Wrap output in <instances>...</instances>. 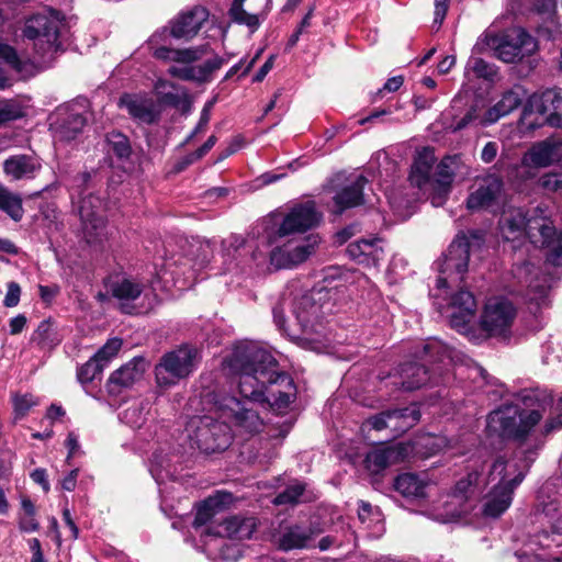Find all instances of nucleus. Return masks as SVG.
<instances>
[{
	"instance_id": "f257e3e1",
	"label": "nucleus",
	"mask_w": 562,
	"mask_h": 562,
	"mask_svg": "<svg viewBox=\"0 0 562 562\" xmlns=\"http://www.w3.org/2000/svg\"><path fill=\"white\" fill-rule=\"evenodd\" d=\"M228 375H238L239 393L244 400L235 396L213 394L216 414L229 423L232 432L251 436L263 426L256 405L269 403L278 412L286 409L295 400L296 387L291 376L279 371L272 355L252 341L236 344L222 363Z\"/></svg>"
},
{
	"instance_id": "f03ea898",
	"label": "nucleus",
	"mask_w": 562,
	"mask_h": 562,
	"mask_svg": "<svg viewBox=\"0 0 562 562\" xmlns=\"http://www.w3.org/2000/svg\"><path fill=\"white\" fill-rule=\"evenodd\" d=\"M207 19V10L195 7L178 14L170 22L169 29L157 31L149 37L148 49L151 56L161 63L170 64L168 68L170 76L186 81L206 82L226 61L221 56L214 55L204 63L195 65L209 55L207 44L184 48H172L167 45L168 36L184 41L192 40Z\"/></svg>"
},
{
	"instance_id": "7ed1b4c3",
	"label": "nucleus",
	"mask_w": 562,
	"mask_h": 562,
	"mask_svg": "<svg viewBox=\"0 0 562 562\" xmlns=\"http://www.w3.org/2000/svg\"><path fill=\"white\" fill-rule=\"evenodd\" d=\"M330 291L314 288L302 295L284 293L273 307V321L291 340L317 352L330 342L324 316L331 312Z\"/></svg>"
},
{
	"instance_id": "20e7f679",
	"label": "nucleus",
	"mask_w": 562,
	"mask_h": 562,
	"mask_svg": "<svg viewBox=\"0 0 562 562\" xmlns=\"http://www.w3.org/2000/svg\"><path fill=\"white\" fill-rule=\"evenodd\" d=\"M414 361H405L398 366L394 373L389 372L391 384L405 392H413L423 387L439 384L441 375L431 373L427 362L445 363L451 359L450 348L438 339H429L416 346Z\"/></svg>"
},
{
	"instance_id": "39448f33",
	"label": "nucleus",
	"mask_w": 562,
	"mask_h": 562,
	"mask_svg": "<svg viewBox=\"0 0 562 562\" xmlns=\"http://www.w3.org/2000/svg\"><path fill=\"white\" fill-rule=\"evenodd\" d=\"M529 467V462L521 467L503 458L494 461L487 475V483L493 486L483 506L484 516L497 518L509 508L514 491L524 481Z\"/></svg>"
},
{
	"instance_id": "423d86ee",
	"label": "nucleus",
	"mask_w": 562,
	"mask_h": 562,
	"mask_svg": "<svg viewBox=\"0 0 562 562\" xmlns=\"http://www.w3.org/2000/svg\"><path fill=\"white\" fill-rule=\"evenodd\" d=\"M211 393L205 397L213 404L210 415L194 416L187 425V437L192 449H198L205 454L216 453L226 450L232 441V428L216 414L214 401Z\"/></svg>"
},
{
	"instance_id": "0eeeda50",
	"label": "nucleus",
	"mask_w": 562,
	"mask_h": 562,
	"mask_svg": "<svg viewBox=\"0 0 562 562\" xmlns=\"http://www.w3.org/2000/svg\"><path fill=\"white\" fill-rule=\"evenodd\" d=\"M63 20L56 11L38 13L26 20L23 35L33 42L34 59L41 66H48L59 50L58 41Z\"/></svg>"
},
{
	"instance_id": "6e6552de",
	"label": "nucleus",
	"mask_w": 562,
	"mask_h": 562,
	"mask_svg": "<svg viewBox=\"0 0 562 562\" xmlns=\"http://www.w3.org/2000/svg\"><path fill=\"white\" fill-rule=\"evenodd\" d=\"M483 244L484 233L482 231L475 229L470 231L468 235H457L443 255L439 270L441 276L437 281L438 288H450L461 283L468 272L470 252Z\"/></svg>"
},
{
	"instance_id": "1a4fd4ad",
	"label": "nucleus",
	"mask_w": 562,
	"mask_h": 562,
	"mask_svg": "<svg viewBox=\"0 0 562 562\" xmlns=\"http://www.w3.org/2000/svg\"><path fill=\"white\" fill-rule=\"evenodd\" d=\"M200 361L196 348L183 345L166 352L155 366V383L159 393L177 385L196 369Z\"/></svg>"
},
{
	"instance_id": "9d476101",
	"label": "nucleus",
	"mask_w": 562,
	"mask_h": 562,
	"mask_svg": "<svg viewBox=\"0 0 562 562\" xmlns=\"http://www.w3.org/2000/svg\"><path fill=\"white\" fill-rule=\"evenodd\" d=\"M476 45H486L498 59L508 64L518 63L537 50V42L521 27L502 34L487 33Z\"/></svg>"
},
{
	"instance_id": "9b49d317",
	"label": "nucleus",
	"mask_w": 562,
	"mask_h": 562,
	"mask_svg": "<svg viewBox=\"0 0 562 562\" xmlns=\"http://www.w3.org/2000/svg\"><path fill=\"white\" fill-rule=\"evenodd\" d=\"M539 411L519 412L517 407H502L488 415V427L499 431L501 436L524 440L541 420Z\"/></svg>"
},
{
	"instance_id": "f8f14e48",
	"label": "nucleus",
	"mask_w": 562,
	"mask_h": 562,
	"mask_svg": "<svg viewBox=\"0 0 562 562\" xmlns=\"http://www.w3.org/2000/svg\"><path fill=\"white\" fill-rule=\"evenodd\" d=\"M521 224L531 243L547 249L546 262L553 267H561L562 232H558L544 216L528 215L522 218Z\"/></svg>"
},
{
	"instance_id": "ddd939ff",
	"label": "nucleus",
	"mask_w": 562,
	"mask_h": 562,
	"mask_svg": "<svg viewBox=\"0 0 562 562\" xmlns=\"http://www.w3.org/2000/svg\"><path fill=\"white\" fill-rule=\"evenodd\" d=\"M516 314V307L507 299H490L480 317L481 328L490 337L506 340L512 335Z\"/></svg>"
},
{
	"instance_id": "4468645a",
	"label": "nucleus",
	"mask_w": 562,
	"mask_h": 562,
	"mask_svg": "<svg viewBox=\"0 0 562 562\" xmlns=\"http://www.w3.org/2000/svg\"><path fill=\"white\" fill-rule=\"evenodd\" d=\"M322 214L316 210L313 201L296 203L284 213L278 225L274 236L285 237L294 234H302L318 225Z\"/></svg>"
},
{
	"instance_id": "2eb2a0df",
	"label": "nucleus",
	"mask_w": 562,
	"mask_h": 562,
	"mask_svg": "<svg viewBox=\"0 0 562 562\" xmlns=\"http://www.w3.org/2000/svg\"><path fill=\"white\" fill-rule=\"evenodd\" d=\"M83 237L89 244L100 243L106 236L103 202L99 196H85L79 205Z\"/></svg>"
},
{
	"instance_id": "dca6fc26",
	"label": "nucleus",
	"mask_w": 562,
	"mask_h": 562,
	"mask_svg": "<svg viewBox=\"0 0 562 562\" xmlns=\"http://www.w3.org/2000/svg\"><path fill=\"white\" fill-rule=\"evenodd\" d=\"M487 483L483 477V468L481 470H473L468 473L465 477L460 479L451 495L450 505H458V508L448 510L450 519H457L468 514L473 505L472 498L479 496Z\"/></svg>"
},
{
	"instance_id": "f3484780",
	"label": "nucleus",
	"mask_w": 562,
	"mask_h": 562,
	"mask_svg": "<svg viewBox=\"0 0 562 562\" xmlns=\"http://www.w3.org/2000/svg\"><path fill=\"white\" fill-rule=\"evenodd\" d=\"M252 239H245L239 235H229L227 238L222 240L221 244V256L223 263L226 266L227 271H233L249 261L259 263L263 258V254L255 249Z\"/></svg>"
},
{
	"instance_id": "a211bd4d",
	"label": "nucleus",
	"mask_w": 562,
	"mask_h": 562,
	"mask_svg": "<svg viewBox=\"0 0 562 562\" xmlns=\"http://www.w3.org/2000/svg\"><path fill=\"white\" fill-rule=\"evenodd\" d=\"M319 244L316 235H310L301 241L289 240L281 246L274 247L270 252V263L276 269L293 268L304 262Z\"/></svg>"
},
{
	"instance_id": "6ab92c4d",
	"label": "nucleus",
	"mask_w": 562,
	"mask_h": 562,
	"mask_svg": "<svg viewBox=\"0 0 562 562\" xmlns=\"http://www.w3.org/2000/svg\"><path fill=\"white\" fill-rule=\"evenodd\" d=\"M504 192V181L496 175H486L480 179L467 199V209L471 212L488 210L499 204Z\"/></svg>"
},
{
	"instance_id": "aec40b11",
	"label": "nucleus",
	"mask_w": 562,
	"mask_h": 562,
	"mask_svg": "<svg viewBox=\"0 0 562 562\" xmlns=\"http://www.w3.org/2000/svg\"><path fill=\"white\" fill-rule=\"evenodd\" d=\"M476 310L477 303L474 295L470 291L460 290L451 295L445 313L449 317L452 328L459 333H465L475 316Z\"/></svg>"
},
{
	"instance_id": "412c9836",
	"label": "nucleus",
	"mask_w": 562,
	"mask_h": 562,
	"mask_svg": "<svg viewBox=\"0 0 562 562\" xmlns=\"http://www.w3.org/2000/svg\"><path fill=\"white\" fill-rule=\"evenodd\" d=\"M191 248L190 256H186L179 262H176V268L170 271L172 276H183L180 289L191 286L196 280L198 271L210 261L211 244L209 241L192 245Z\"/></svg>"
},
{
	"instance_id": "4be33fe9",
	"label": "nucleus",
	"mask_w": 562,
	"mask_h": 562,
	"mask_svg": "<svg viewBox=\"0 0 562 562\" xmlns=\"http://www.w3.org/2000/svg\"><path fill=\"white\" fill-rule=\"evenodd\" d=\"M457 157L447 156L436 167L430 184V202L438 207L443 205L456 176Z\"/></svg>"
},
{
	"instance_id": "5701e85b",
	"label": "nucleus",
	"mask_w": 562,
	"mask_h": 562,
	"mask_svg": "<svg viewBox=\"0 0 562 562\" xmlns=\"http://www.w3.org/2000/svg\"><path fill=\"white\" fill-rule=\"evenodd\" d=\"M562 160V139L547 138L535 144L522 157L525 166L548 167Z\"/></svg>"
},
{
	"instance_id": "b1692460",
	"label": "nucleus",
	"mask_w": 562,
	"mask_h": 562,
	"mask_svg": "<svg viewBox=\"0 0 562 562\" xmlns=\"http://www.w3.org/2000/svg\"><path fill=\"white\" fill-rule=\"evenodd\" d=\"M108 292L120 301L121 308L128 314L134 313L130 303L137 300L145 290V284L134 278L115 277L106 282Z\"/></svg>"
},
{
	"instance_id": "393cba45",
	"label": "nucleus",
	"mask_w": 562,
	"mask_h": 562,
	"mask_svg": "<svg viewBox=\"0 0 562 562\" xmlns=\"http://www.w3.org/2000/svg\"><path fill=\"white\" fill-rule=\"evenodd\" d=\"M119 105L125 109L132 119L146 124L154 123L159 115L154 99L148 94H124L121 97Z\"/></svg>"
},
{
	"instance_id": "a878e982",
	"label": "nucleus",
	"mask_w": 562,
	"mask_h": 562,
	"mask_svg": "<svg viewBox=\"0 0 562 562\" xmlns=\"http://www.w3.org/2000/svg\"><path fill=\"white\" fill-rule=\"evenodd\" d=\"M145 366L146 363L143 358H134L120 369L115 370L108 380V392L112 395H117L124 389L131 387L135 382L143 378Z\"/></svg>"
},
{
	"instance_id": "bb28decb",
	"label": "nucleus",
	"mask_w": 562,
	"mask_h": 562,
	"mask_svg": "<svg viewBox=\"0 0 562 562\" xmlns=\"http://www.w3.org/2000/svg\"><path fill=\"white\" fill-rule=\"evenodd\" d=\"M41 169V159L35 154L12 155L3 162V172L12 181L33 179Z\"/></svg>"
},
{
	"instance_id": "cd10ccee",
	"label": "nucleus",
	"mask_w": 562,
	"mask_h": 562,
	"mask_svg": "<svg viewBox=\"0 0 562 562\" xmlns=\"http://www.w3.org/2000/svg\"><path fill=\"white\" fill-rule=\"evenodd\" d=\"M87 119L75 109L60 108L52 123L55 136L60 140H71L80 134L86 126Z\"/></svg>"
},
{
	"instance_id": "c85d7f7f",
	"label": "nucleus",
	"mask_w": 562,
	"mask_h": 562,
	"mask_svg": "<svg viewBox=\"0 0 562 562\" xmlns=\"http://www.w3.org/2000/svg\"><path fill=\"white\" fill-rule=\"evenodd\" d=\"M524 98L525 91L520 86H516L505 91L501 100L484 112L482 115L481 125H491L497 122L501 117L512 113L514 110L520 106Z\"/></svg>"
},
{
	"instance_id": "c756f323",
	"label": "nucleus",
	"mask_w": 562,
	"mask_h": 562,
	"mask_svg": "<svg viewBox=\"0 0 562 562\" xmlns=\"http://www.w3.org/2000/svg\"><path fill=\"white\" fill-rule=\"evenodd\" d=\"M256 529V520L252 517L239 516L220 519L216 530L209 528L207 532H214L215 537H225L236 540L249 539Z\"/></svg>"
},
{
	"instance_id": "7c9ffc66",
	"label": "nucleus",
	"mask_w": 562,
	"mask_h": 562,
	"mask_svg": "<svg viewBox=\"0 0 562 562\" xmlns=\"http://www.w3.org/2000/svg\"><path fill=\"white\" fill-rule=\"evenodd\" d=\"M349 257L361 263L376 265L384 257V240L379 237H367L353 243L347 247Z\"/></svg>"
},
{
	"instance_id": "2f4dec72",
	"label": "nucleus",
	"mask_w": 562,
	"mask_h": 562,
	"mask_svg": "<svg viewBox=\"0 0 562 562\" xmlns=\"http://www.w3.org/2000/svg\"><path fill=\"white\" fill-rule=\"evenodd\" d=\"M435 161L436 157L432 149L424 148L419 151L409 173L411 183L419 189L430 188Z\"/></svg>"
},
{
	"instance_id": "473e14b6",
	"label": "nucleus",
	"mask_w": 562,
	"mask_h": 562,
	"mask_svg": "<svg viewBox=\"0 0 562 562\" xmlns=\"http://www.w3.org/2000/svg\"><path fill=\"white\" fill-rule=\"evenodd\" d=\"M420 419V409L416 403L403 408L389 409V429L400 436L413 428Z\"/></svg>"
},
{
	"instance_id": "72a5a7b5",
	"label": "nucleus",
	"mask_w": 562,
	"mask_h": 562,
	"mask_svg": "<svg viewBox=\"0 0 562 562\" xmlns=\"http://www.w3.org/2000/svg\"><path fill=\"white\" fill-rule=\"evenodd\" d=\"M366 183L363 176H356L350 184L346 186L335 198V205L337 212L341 213L344 210L357 206L362 202V189Z\"/></svg>"
},
{
	"instance_id": "f704fd0d",
	"label": "nucleus",
	"mask_w": 562,
	"mask_h": 562,
	"mask_svg": "<svg viewBox=\"0 0 562 562\" xmlns=\"http://www.w3.org/2000/svg\"><path fill=\"white\" fill-rule=\"evenodd\" d=\"M221 502L217 496L209 497L199 507L193 526L195 529L203 528L201 536H214V532H207L209 528L216 530L220 519L215 518V509L220 506Z\"/></svg>"
},
{
	"instance_id": "c9c22d12",
	"label": "nucleus",
	"mask_w": 562,
	"mask_h": 562,
	"mask_svg": "<svg viewBox=\"0 0 562 562\" xmlns=\"http://www.w3.org/2000/svg\"><path fill=\"white\" fill-rule=\"evenodd\" d=\"M313 532L308 528L293 526L289 527L280 536L278 543L284 550L304 549L311 546Z\"/></svg>"
},
{
	"instance_id": "e433bc0d",
	"label": "nucleus",
	"mask_w": 562,
	"mask_h": 562,
	"mask_svg": "<svg viewBox=\"0 0 562 562\" xmlns=\"http://www.w3.org/2000/svg\"><path fill=\"white\" fill-rule=\"evenodd\" d=\"M539 112L548 116L552 126H562V95L555 90H547L540 99Z\"/></svg>"
},
{
	"instance_id": "4c0bfd02",
	"label": "nucleus",
	"mask_w": 562,
	"mask_h": 562,
	"mask_svg": "<svg viewBox=\"0 0 562 562\" xmlns=\"http://www.w3.org/2000/svg\"><path fill=\"white\" fill-rule=\"evenodd\" d=\"M154 92L162 105L178 106L186 98L184 89L161 78L155 82Z\"/></svg>"
},
{
	"instance_id": "58836bf2",
	"label": "nucleus",
	"mask_w": 562,
	"mask_h": 562,
	"mask_svg": "<svg viewBox=\"0 0 562 562\" xmlns=\"http://www.w3.org/2000/svg\"><path fill=\"white\" fill-rule=\"evenodd\" d=\"M531 269H533V266H531L529 262H526L517 268L516 274L519 279L522 278V274H526L524 276V280H521V282L526 283L527 285L526 295L530 301H536L539 303L540 300L546 297L550 284L548 283L547 279H543L542 281L530 279L529 276L532 273Z\"/></svg>"
},
{
	"instance_id": "ea45409f",
	"label": "nucleus",
	"mask_w": 562,
	"mask_h": 562,
	"mask_svg": "<svg viewBox=\"0 0 562 562\" xmlns=\"http://www.w3.org/2000/svg\"><path fill=\"white\" fill-rule=\"evenodd\" d=\"M150 409L148 401H135L131 403L121 414V420L133 429H140Z\"/></svg>"
},
{
	"instance_id": "a19ab883",
	"label": "nucleus",
	"mask_w": 562,
	"mask_h": 562,
	"mask_svg": "<svg viewBox=\"0 0 562 562\" xmlns=\"http://www.w3.org/2000/svg\"><path fill=\"white\" fill-rule=\"evenodd\" d=\"M394 488L405 497H423L426 483L416 474L404 473L395 479Z\"/></svg>"
},
{
	"instance_id": "79ce46f5",
	"label": "nucleus",
	"mask_w": 562,
	"mask_h": 562,
	"mask_svg": "<svg viewBox=\"0 0 562 562\" xmlns=\"http://www.w3.org/2000/svg\"><path fill=\"white\" fill-rule=\"evenodd\" d=\"M0 211L4 212L13 221L19 222L23 217L24 210L20 194L0 183Z\"/></svg>"
},
{
	"instance_id": "37998d69",
	"label": "nucleus",
	"mask_w": 562,
	"mask_h": 562,
	"mask_svg": "<svg viewBox=\"0 0 562 562\" xmlns=\"http://www.w3.org/2000/svg\"><path fill=\"white\" fill-rule=\"evenodd\" d=\"M386 428V414L381 412L374 416L369 417L361 426V431L364 439L369 445L374 446L378 442L383 441L380 437L375 436L376 432H381Z\"/></svg>"
},
{
	"instance_id": "c03bdc74",
	"label": "nucleus",
	"mask_w": 562,
	"mask_h": 562,
	"mask_svg": "<svg viewBox=\"0 0 562 562\" xmlns=\"http://www.w3.org/2000/svg\"><path fill=\"white\" fill-rule=\"evenodd\" d=\"M31 339L42 349H52L59 344L55 327L49 321H43Z\"/></svg>"
},
{
	"instance_id": "a18cd8bd",
	"label": "nucleus",
	"mask_w": 562,
	"mask_h": 562,
	"mask_svg": "<svg viewBox=\"0 0 562 562\" xmlns=\"http://www.w3.org/2000/svg\"><path fill=\"white\" fill-rule=\"evenodd\" d=\"M374 448L368 452L364 463L367 470L372 475H379L386 469V446L384 441L378 442Z\"/></svg>"
},
{
	"instance_id": "49530a36",
	"label": "nucleus",
	"mask_w": 562,
	"mask_h": 562,
	"mask_svg": "<svg viewBox=\"0 0 562 562\" xmlns=\"http://www.w3.org/2000/svg\"><path fill=\"white\" fill-rule=\"evenodd\" d=\"M246 0H234L229 9V15L232 20L238 24H244L249 27L251 32L256 31L260 21L257 14L248 13L243 4Z\"/></svg>"
},
{
	"instance_id": "de8ad7c7",
	"label": "nucleus",
	"mask_w": 562,
	"mask_h": 562,
	"mask_svg": "<svg viewBox=\"0 0 562 562\" xmlns=\"http://www.w3.org/2000/svg\"><path fill=\"white\" fill-rule=\"evenodd\" d=\"M415 448L411 441H389V463L408 460L414 454Z\"/></svg>"
},
{
	"instance_id": "09e8293b",
	"label": "nucleus",
	"mask_w": 562,
	"mask_h": 562,
	"mask_svg": "<svg viewBox=\"0 0 562 562\" xmlns=\"http://www.w3.org/2000/svg\"><path fill=\"white\" fill-rule=\"evenodd\" d=\"M109 150L119 158H127L131 154V145L125 135L120 132H111L106 136Z\"/></svg>"
},
{
	"instance_id": "8fccbe9b",
	"label": "nucleus",
	"mask_w": 562,
	"mask_h": 562,
	"mask_svg": "<svg viewBox=\"0 0 562 562\" xmlns=\"http://www.w3.org/2000/svg\"><path fill=\"white\" fill-rule=\"evenodd\" d=\"M12 403L15 419H21L26 416L32 407L38 404V401L32 394H14Z\"/></svg>"
},
{
	"instance_id": "3c124183",
	"label": "nucleus",
	"mask_w": 562,
	"mask_h": 562,
	"mask_svg": "<svg viewBox=\"0 0 562 562\" xmlns=\"http://www.w3.org/2000/svg\"><path fill=\"white\" fill-rule=\"evenodd\" d=\"M103 369L104 363H101L97 358L92 357L78 370V380L81 384L89 383L100 375Z\"/></svg>"
},
{
	"instance_id": "603ef678",
	"label": "nucleus",
	"mask_w": 562,
	"mask_h": 562,
	"mask_svg": "<svg viewBox=\"0 0 562 562\" xmlns=\"http://www.w3.org/2000/svg\"><path fill=\"white\" fill-rule=\"evenodd\" d=\"M305 491V485L300 482H295L290 484L282 493H280L273 501L277 505H285V504H295L300 502L303 493Z\"/></svg>"
},
{
	"instance_id": "864d4df0",
	"label": "nucleus",
	"mask_w": 562,
	"mask_h": 562,
	"mask_svg": "<svg viewBox=\"0 0 562 562\" xmlns=\"http://www.w3.org/2000/svg\"><path fill=\"white\" fill-rule=\"evenodd\" d=\"M469 65L479 78L493 80L497 75L496 67L482 58H471Z\"/></svg>"
},
{
	"instance_id": "5fc2aeb1",
	"label": "nucleus",
	"mask_w": 562,
	"mask_h": 562,
	"mask_svg": "<svg viewBox=\"0 0 562 562\" xmlns=\"http://www.w3.org/2000/svg\"><path fill=\"white\" fill-rule=\"evenodd\" d=\"M121 347L122 340L120 338L109 339L93 357L97 358L101 363H104L105 368L108 363L117 355Z\"/></svg>"
},
{
	"instance_id": "6e6d98bb",
	"label": "nucleus",
	"mask_w": 562,
	"mask_h": 562,
	"mask_svg": "<svg viewBox=\"0 0 562 562\" xmlns=\"http://www.w3.org/2000/svg\"><path fill=\"white\" fill-rule=\"evenodd\" d=\"M481 120L477 105H472L462 117L453 120L451 128L453 132H458L477 121L481 123Z\"/></svg>"
},
{
	"instance_id": "4d7b16f0",
	"label": "nucleus",
	"mask_w": 562,
	"mask_h": 562,
	"mask_svg": "<svg viewBox=\"0 0 562 562\" xmlns=\"http://www.w3.org/2000/svg\"><path fill=\"white\" fill-rule=\"evenodd\" d=\"M22 115V110L19 105L11 101H0V125L19 119Z\"/></svg>"
},
{
	"instance_id": "13d9d810",
	"label": "nucleus",
	"mask_w": 562,
	"mask_h": 562,
	"mask_svg": "<svg viewBox=\"0 0 562 562\" xmlns=\"http://www.w3.org/2000/svg\"><path fill=\"white\" fill-rule=\"evenodd\" d=\"M540 186L551 192H562V173H547L540 178Z\"/></svg>"
},
{
	"instance_id": "bf43d9fd",
	"label": "nucleus",
	"mask_w": 562,
	"mask_h": 562,
	"mask_svg": "<svg viewBox=\"0 0 562 562\" xmlns=\"http://www.w3.org/2000/svg\"><path fill=\"white\" fill-rule=\"evenodd\" d=\"M562 427V404L558 403L550 418L546 422L544 434H550Z\"/></svg>"
},
{
	"instance_id": "052dcab7",
	"label": "nucleus",
	"mask_w": 562,
	"mask_h": 562,
	"mask_svg": "<svg viewBox=\"0 0 562 562\" xmlns=\"http://www.w3.org/2000/svg\"><path fill=\"white\" fill-rule=\"evenodd\" d=\"M18 524H19V529L22 532L30 533V532H35L40 529V522L36 518V515H32V516L18 515Z\"/></svg>"
},
{
	"instance_id": "680f3d73",
	"label": "nucleus",
	"mask_w": 562,
	"mask_h": 562,
	"mask_svg": "<svg viewBox=\"0 0 562 562\" xmlns=\"http://www.w3.org/2000/svg\"><path fill=\"white\" fill-rule=\"evenodd\" d=\"M21 288L16 282L8 283V291L3 301L7 307H14L20 302Z\"/></svg>"
},
{
	"instance_id": "e2e57ef3",
	"label": "nucleus",
	"mask_w": 562,
	"mask_h": 562,
	"mask_svg": "<svg viewBox=\"0 0 562 562\" xmlns=\"http://www.w3.org/2000/svg\"><path fill=\"white\" fill-rule=\"evenodd\" d=\"M0 57L3 58L14 69L20 70V59L15 49L7 44H0Z\"/></svg>"
},
{
	"instance_id": "0e129e2a",
	"label": "nucleus",
	"mask_w": 562,
	"mask_h": 562,
	"mask_svg": "<svg viewBox=\"0 0 562 562\" xmlns=\"http://www.w3.org/2000/svg\"><path fill=\"white\" fill-rule=\"evenodd\" d=\"M212 106H213V102H207L204 105L203 110L201 111L199 123H198L196 127L194 128V131L189 136V139H191L195 134L205 130V127L209 124L210 119H211L210 113H211Z\"/></svg>"
},
{
	"instance_id": "69168bd1",
	"label": "nucleus",
	"mask_w": 562,
	"mask_h": 562,
	"mask_svg": "<svg viewBox=\"0 0 562 562\" xmlns=\"http://www.w3.org/2000/svg\"><path fill=\"white\" fill-rule=\"evenodd\" d=\"M13 461V453L5 451L0 453V479H7L10 475Z\"/></svg>"
},
{
	"instance_id": "338daca9",
	"label": "nucleus",
	"mask_w": 562,
	"mask_h": 562,
	"mask_svg": "<svg viewBox=\"0 0 562 562\" xmlns=\"http://www.w3.org/2000/svg\"><path fill=\"white\" fill-rule=\"evenodd\" d=\"M448 0H435V18L434 23L440 26L448 11Z\"/></svg>"
},
{
	"instance_id": "774afa93",
	"label": "nucleus",
	"mask_w": 562,
	"mask_h": 562,
	"mask_svg": "<svg viewBox=\"0 0 562 562\" xmlns=\"http://www.w3.org/2000/svg\"><path fill=\"white\" fill-rule=\"evenodd\" d=\"M497 151H498V146L495 142L486 143L481 151L482 161L485 164L492 162L496 158Z\"/></svg>"
}]
</instances>
